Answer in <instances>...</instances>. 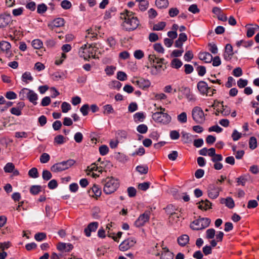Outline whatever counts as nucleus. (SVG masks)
Listing matches in <instances>:
<instances>
[{"label": "nucleus", "mask_w": 259, "mask_h": 259, "mask_svg": "<svg viewBox=\"0 0 259 259\" xmlns=\"http://www.w3.org/2000/svg\"><path fill=\"white\" fill-rule=\"evenodd\" d=\"M148 5L149 3L147 1L145 0L144 1L139 2V9L142 11H144L147 9Z\"/></svg>", "instance_id": "obj_54"}, {"label": "nucleus", "mask_w": 259, "mask_h": 259, "mask_svg": "<svg viewBox=\"0 0 259 259\" xmlns=\"http://www.w3.org/2000/svg\"><path fill=\"white\" fill-rule=\"evenodd\" d=\"M215 231L213 229H209L206 231V238L210 239L214 238Z\"/></svg>", "instance_id": "obj_43"}, {"label": "nucleus", "mask_w": 259, "mask_h": 259, "mask_svg": "<svg viewBox=\"0 0 259 259\" xmlns=\"http://www.w3.org/2000/svg\"><path fill=\"white\" fill-rule=\"evenodd\" d=\"M166 26L165 22H160L157 24L153 25V30L155 31H159L163 30Z\"/></svg>", "instance_id": "obj_35"}, {"label": "nucleus", "mask_w": 259, "mask_h": 259, "mask_svg": "<svg viewBox=\"0 0 259 259\" xmlns=\"http://www.w3.org/2000/svg\"><path fill=\"white\" fill-rule=\"evenodd\" d=\"M107 42L110 48H115V46L116 44V41L115 39L112 36H110V37H108L107 39Z\"/></svg>", "instance_id": "obj_61"}, {"label": "nucleus", "mask_w": 259, "mask_h": 259, "mask_svg": "<svg viewBox=\"0 0 259 259\" xmlns=\"http://www.w3.org/2000/svg\"><path fill=\"white\" fill-rule=\"evenodd\" d=\"M116 67L113 66H108L105 69V71L107 75H112L114 74Z\"/></svg>", "instance_id": "obj_52"}, {"label": "nucleus", "mask_w": 259, "mask_h": 259, "mask_svg": "<svg viewBox=\"0 0 259 259\" xmlns=\"http://www.w3.org/2000/svg\"><path fill=\"white\" fill-rule=\"evenodd\" d=\"M247 181V179L243 176H240L236 179V182L238 186L241 185L242 186H244Z\"/></svg>", "instance_id": "obj_50"}, {"label": "nucleus", "mask_w": 259, "mask_h": 259, "mask_svg": "<svg viewBox=\"0 0 259 259\" xmlns=\"http://www.w3.org/2000/svg\"><path fill=\"white\" fill-rule=\"evenodd\" d=\"M199 59L205 63H210L212 60V56L208 52H200L198 55Z\"/></svg>", "instance_id": "obj_19"}, {"label": "nucleus", "mask_w": 259, "mask_h": 259, "mask_svg": "<svg viewBox=\"0 0 259 259\" xmlns=\"http://www.w3.org/2000/svg\"><path fill=\"white\" fill-rule=\"evenodd\" d=\"M178 120L182 123H186L187 121V114L186 112H183L178 116Z\"/></svg>", "instance_id": "obj_39"}, {"label": "nucleus", "mask_w": 259, "mask_h": 259, "mask_svg": "<svg viewBox=\"0 0 259 259\" xmlns=\"http://www.w3.org/2000/svg\"><path fill=\"white\" fill-rule=\"evenodd\" d=\"M62 50L63 52L62 53V57L60 59H57L55 61V64L57 65H59L62 64L64 61V58H65V45L62 46Z\"/></svg>", "instance_id": "obj_48"}, {"label": "nucleus", "mask_w": 259, "mask_h": 259, "mask_svg": "<svg viewBox=\"0 0 259 259\" xmlns=\"http://www.w3.org/2000/svg\"><path fill=\"white\" fill-rule=\"evenodd\" d=\"M223 102L221 103L222 110H221V113L224 116H228L231 113V110L227 106L223 105Z\"/></svg>", "instance_id": "obj_46"}, {"label": "nucleus", "mask_w": 259, "mask_h": 259, "mask_svg": "<svg viewBox=\"0 0 259 259\" xmlns=\"http://www.w3.org/2000/svg\"><path fill=\"white\" fill-rule=\"evenodd\" d=\"M101 184L103 186V190L104 193L107 195L115 192L120 185L119 180L113 177H107L103 179L101 181Z\"/></svg>", "instance_id": "obj_2"}, {"label": "nucleus", "mask_w": 259, "mask_h": 259, "mask_svg": "<svg viewBox=\"0 0 259 259\" xmlns=\"http://www.w3.org/2000/svg\"><path fill=\"white\" fill-rule=\"evenodd\" d=\"M80 57H83L84 60H88L91 58H94L96 56V50L91 46H88L84 45L82 47L79 51Z\"/></svg>", "instance_id": "obj_6"}, {"label": "nucleus", "mask_w": 259, "mask_h": 259, "mask_svg": "<svg viewBox=\"0 0 259 259\" xmlns=\"http://www.w3.org/2000/svg\"><path fill=\"white\" fill-rule=\"evenodd\" d=\"M179 14V10L177 8H171L168 11V14L170 17L177 16Z\"/></svg>", "instance_id": "obj_53"}, {"label": "nucleus", "mask_w": 259, "mask_h": 259, "mask_svg": "<svg viewBox=\"0 0 259 259\" xmlns=\"http://www.w3.org/2000/svg\"><path fill=\"white\" fill-rule=\"evenodd\" d=\"M183 65L182 62L179 59H174L171 60L170 66L172 68L179 69Z\"/></svg>", "instance_id": "obj_30"}, {"label": "nucleus", "mask_w": 259, "mask_h": 259, "mask_svg": "<svg viewBox=\"0 0 259 259\" xmlns=\"http://www.w3.org/2000/svg\"><path fill=\"white\" fill-rule=\"evenodd\" d=\"M177 241L181 246H185L189 243V237L187 235L184 234L179 237Z\"/></svg>", "instance_id": "obj_24"}, {"label": "nucleus", "mask_w": 259, "mask_h": 259, "mask_svg": "<svg viewBox=\"0 0 259 259\" xmlns=\"http://www.w3.org/2000/svg\"><path fill=\"white\" fill-rule=\"evenodd\" d=\"M249 148L251 149H254L257 147L256 139L255 137H252L249 139Z\"/></svg>", "instance_id": "obj_49"}, {"label": "nucleus", "mask_w": 259, "mask_h": 259, "mask_svg": "<svg viewBox=\"0 0 259 259\" xmlns=\"http://www.w3.org/2000/svg\"><path fill=\"white\" fill-rule=\"evenodd\" d=\"M103 113L104 114H109L113 113L114 112L112 106L110 104H107L103 106Z\"/></svg>", "instance_id": "obj_33"}, {"label": "nucleus", "mask_w": 259, "mask_h": 259, "mask_svg": "<svg viewBox=\"0 0 259 259\" xmlns=\"http://www.w3.org/2000/svg\"><path fill=\"white\" fill-rule=\"evenodd\" d=\"M194 55L191 51H188L186 52L184 55V59L186 61H190L193 58Z\"/></svg>", "instance_id": "obj_60"}, {"label": "nucleus", "mask_w": 259, "mask_h": 259, "mask_svg": "<svg viewBox=\"0 0 259 259\" xmlns=\"http://www.w3.org/2000/svg\"><path fill=\"white\" fill-rule=\"evenodd\" d=\"M42 177L44 180L49 181L52 178V175L49 170H44L42 173Z\"/></svg>", "instance_id": "obj_40"}, {"label": "nucleus", "mask_w": 259, "mask_h": 259, "mask_svg": "<svg viewBox=\"0 0 259 259\" xmlns=\"http://www.w3.org/2000/svg\"><path fill=\"white\" fill-rule=\"evenodd\" d=\"M234 53L233 48L231 45L227 44L225 47V50L224 53V58L227 61H229L232 58Z\"/></svg>", "instance_id": "obj_17"}, {"label": "nucleus", "mask_w": 259, "mask_h": 259, "mask_svg": "<svg viewBox=\"0 0 259 259\" xmlns=\"http://www.w3.org/2000/svg\"><path fill=\"white\" fill-rule=\"evenodd\" d=\"M221 189L220 187L214 185H210L208 189V195L209 198L211 199L217 198L220 194Z\"/></svg>", "instance_id": "obj_12"}, {"label": "nucleus", "mask_w": 259, "mask_h": 259, "mask_svg": "<svg viewBox=\"0 0 259 259\" xmlns=\"http://www.w3.org/2000/svg\"><path fill=\"white\" fill-rule=\"evenodd\" d=\"M134 56L135 58L137 59H141L144 57V54L142 50H138L135 51Z\"/></svg>", "instance_id": "obj_64"}, {"label": "nucleus", "mask_w": 259, "mask_h": 259, "mask_svg": "<svg viewBox=\"0 0 259 259\" xmlns=\"http://www.w3.org/2000/svg\"><path fill=\"white\" fill-rule=\"evenodd\" d=\"M148 14L149 18L150 19H154L157 16L156 11L153 8H151L148 10Z\"/></svg>", "instance_id": "obj_62"}, {"label": "nucleus", "mask_w": 259, "mask_h": 259, "mask_svg": "<svg viewBox=\"0 0 259 259\" xmlns=\"http://www.w3.org/2000/svg\"><path fill=\"white\" fill-rule=\"evenodd\" d=\"M92 190L96 197H100L101 196L102 193L101 189L98 185H94L92 188Z\"/></svg>", "instance_id": "obj_37"}, {"label": "nucleus", "mask_w": 259, "mask_h": 259, "mask_svg": "<svg viewBox=\"0 0 259 259\" xmlns=\"http://www.w3.org/2000/svg\"><path fill=\"white\" fill-rule=\"evenodd\" d=\"M197 89L202 95H204L206 94L208 87L206 82L204 81H200L197 83Z\"/></svg>", "instance_id": "obj_22"}, {"label": "nucleus", "mask_w": 259, "mask_h": 259, "mask_svg": "<svg viewBox=\"0 0 259 259\" xmlns=\"http://www.w3.org/2000/svg\"><path fill=\"white\" fill-rule=\"evenodd\" d=\"M153 48L155 51L160 53H163L164 52V48L161 44L159 43L155 44L153 46Z\"/></svg>", "instance_id": "obj_55"}, {"label": "nucleus", "mask_w": 259, "mask_h": 259, "mask_svg": "<svg viewBox=\"0 0 259 259\" xmlns=\"http://www.w3.org/2000/svg\"><path fill=\"white\" fill-rule=\"evenodd\" d=\"M12 21L11 17L9 14L0 15V28L8 26Z\"/></svg>", "instance_id": "obj_14"}, {"label": "nucleus", "mask_w": 259, "mask_h": 259, "mask_svg": "<svg viewBox=\"0 0 259 259\" xmlns=\"http://www.w3.org/2000/svg\"><path fill=\"white\" fill-rule=\"evenodd\" d=\"M160 111L156 112L152 114V119L157 123L162 124L169 123L171 121V117L167 113H164L165 109L160 107Z\"/></svg>", "instance_id": "obj_3"}, {"label": "nucleus", "mask_w": 259, "mask_h": 259, "mask_svg": "<svg viewBox=\"0 0 259 259\" xmlns=\"http://www.w3.org/2000/svg\"><path fill=\"white\" fill-rule=\"evenodd\" d=\"M14 165L11 162L8 163L4 168L6 172H11L14 170Z\"/></svg>", "instance_id": "obj_47"}, {"label": "nucleus", "mask_w": 259, "mask_h": 259, "mask_svg": "<svg viewBox=\"0 0 259 259\" xmlns=\"http://www.w3.org/2000/svg\"><path fill=\"white\" fill-rule=\"evenodd\" d=\"M65 170V162L57 163L51 167V170L54 172H59Z\"/></svg>", "instance_id": "obj_20"}, {"label": "nucleus", "mask_w": 259, "mask_h": 259, "mask_svg": "<svg viewBox=\"0 0 259 259\" xmlns=\"http://www.w3.org/2000/svg\"><path fill=\"white\" fill-rule=\"evenodd\" d=\"M117 78L119 80L124 81L127 79V75L124 72L119 71L117 74Z\"/></svg>", "instance_id": "obj_63"}, {"label": "nucleus", "mask_w": 259, "mask_h": 259, "mask_svg": "<svg viewBox=\"0 0 259 259\" xmlns=\"http://www.w3.org/2000/svg\"><path fill=\"white\" fill-rule=\"evenodd\" d=\"M33 79V77L29 72H25L22 74V80L26 83H28L29 81H32Z\"/></svg>", "instance_id": "obj_31"}, {"label": "nucleus", "mask_w": 259, "mask_h": 259, "mask_svg": "<svg viewBox=\"0 0 259 259\" xmlns=\"http://www.w3.org/2000/svg\"><path fill=\"white\" fill-rule=\"evenodd\" d=\"M209 47V50L212 54H215L218 53V48L215 44L213 42L209 43L208 44Z\"/></svg>", "instance_id": "obj_57"}, {"label": "nucleus", "mask_w": 259, "mask_h": 259, "mask_svg": "<svg viewBox=\"0 0 259 259\" xmlns=\"http://www.w3.org/2000/svg\"><path fill=\"white\" fill-rule=\"evenodd\" d=\"M150 211H145L137 219L135 222V225L137 227H140L144 226L146 223L149 221L150 217Z\"/></svg>", "instance_id": "obj_10"}, {"label": "nucleus", "mask_w": 259, "mask_h": 259, "mask_svg": "<svg viewBox=\"0 0 259 259\" xmlns=\"http://www.w3.org/2000/svg\"><path fill=\"white\" fill-rule=\"evenodd\" d=\"M210 220L207 218H199L193 221L190 225V228L194 230L204 229L209 226Z\"/></svg>", "instance_id": "obj_4"}, {"label": "nucleus", "mask_w": 259, "mask_h": 259, "mask_svg": "<svg viewBox=\"0 0 259 259\" xmlns=\"http://www.w3.org/2000/svg\"><path fill=\"white\" fill-rule=\"evenodd\" d=\"M145 118V116L143 112H137L134 115V119L135 122H142Z\"/></svg>", "instance_id": "obj_32"}, {"label": "nucleus", "mask_w": 259, "mask_h": 259, "mask_svg": "<svg viewBox=\"0 0 259 259\" xmlns=\"http://www.w3.org/2000/svg\"><path fill=\"white\" fill-rule=\"evenodd\" d=\"M56 248L57 250L59 252V253H63L64 256L65 252V243L62 242H59L56 245Z\"/></svg>", "instance_id": "obj_51"}, {"label": "nucleus", "mask_w": 259, "mask_h": 259, "mask_svg": "<svg viewBox=\"0 0 259 259\" xmlns=\"http://www.w3.org/2000/svg\"><path fill=\"white\" fill-rule=\"evenodd\" d=\"M136 240L134 238H128L124 240L119 246V249L122 251H125L133 247L136 243Z\"/></svg>", "instance_id": "obj_11"}, {"label": "nucleus", "mask_w": 259, "mask_h": 259, "mask_svg": "<svg viewBox=\"0 0 259 259\" xmlns=\"http://www.w3.org/2000/svg\"><path fill=\"white\" fill-rule=\"evenodd\" d=\"M150 183L149 182H144L139 184L138 188L142 191H146L150 187Z\"/></svg>", "instance_id": "obj_45"}, {"label": "nucleus", "mask_w": 259, "mask_h": 259, "mask_svg": "<svg viewBox=\"0 0 259 259\" xmlns=\"http://www.w3.org/2000/svg\"><path fill=\"white\" fill-rule=\"evenodd\" d=\"M148 59L151 63H153V66L157 71L164 70L165 67H163L164 59L157 58L154 54L149 55Z\"/></svg>", "instance_id": "obj_9"}, {"label": "nucleus", "mask_w": 259, "mask_h": 259, "mask_svg": "<svg viewBox=\"0 0 259 259\" xmlns=\"http://www.w3.org/2000/svg\"><path fill=\"white\" fill-rule=\"evenodd\" d=\"M205 115L203 110L198 106L194 107L192 110L193 119L196 123L202 124L205 121Z\"/></svg>", "instance_id": "obj_5"}, {"label": "nucleus", "mask_w": 259, "mask_h": 259, "mask_svg": "<svg viewBox=\"0 0 259 259\" xmlns=\"http://www.w3.org/2000/svg\"><path fill=\"white\" fill-rule=\"evenodd\" d=\"M39 159L41 163H46L50 160V156L48 153H44L40 155Z\"/></svg>", "instance_id": "obj_38"}, {"label": "nucleus", "mask_w": 259, "mask_h": 259, "mask_svg": "<svg viewBox=\"0 0 259 259\" xmlns=\"http://www.w3.org/2000/svg\"><path fill=\"white\" fill-rule=\"evenodd\" d=\"M242 134L239 133L237 130H235L232 134V138L234 141H237L241 138Z\"/></svg>", "instance_id": "obj_58"}, {"label": "nucleus", "mask_w": 259, "mask_h": 259, "mask_svg": "<svg viewBox=\"0 0 259 259\" xmlns=\"http://www.w3.org/2000/svg\"><path fill=\"white\" fill-rule=\"evenodd\" d=\"M198 204V207L199 209L204 210H206L210 208L211 205L210 202L207 199L204 201L202 200L201 201L199 202Z\"/></svg>", "instance_id": "obj_25"}, {"label": "nucleus", "mask_w": 259, "mask_h": 259, "mask_svg": "<svg viewBox=\"0 0 259 259\" xmlns=\"http://www.w3.org/2000/svg\"><path fill=\"white\" fill-rule=\"evenodd\" d=\"M25 96H26L30 102L33 103L34 105H36V101L38 99V97L34 92L26 88H23L20 92L19 96L22 98H24Z\"/></svg>", "instance_id": "obj_8"}, {"label": "nucleus", "mask_w": 259, "mask_h": 259, "mask_svg": "<svg viewBox=\"0 0 259 259\" xmlns=\"http://www.w3.org/2000/svg\"><path fill=\"white\" fill-rule=\"evenodd\" d=\"M220 202L222 204H224L225 205L230 209H232L235 206V203L232 199L230 197H228L226 198H222L220 200Z\"/></svg>", "instance_id": "obj_21"}, {"label": "nucleus", "mask_w": 259, "mask_h": 259, "mask_svg": "<svg viewBox=\"0 0 259 259\" xmlns=\"http://www.w3.org/2000/svg\"><path fill=\"white\" fill-rule=\"evenodd\" d=\"M11 47V44L7 41H2L0 42L1 50L3 52H5L7 54L10 52Z\"/></svg>", "instance_id": "obj_29"}, {"label": "nucleus", "mask_w": 259, "mask_h": 259, "mask_svg": "<svg viewBox=\"0 0 259 259\" xmlns=\"http://www.w3.org/2000/svg\"><path fill=\"white\" fill-rule=\"evenodd\" d=\"M166 211L169 214V222L171 224L178 223L180 221V217H181L180 211H178L177 209H174L172 205H169L166 208Z\"/></svg>", "instance_id": "obj_7"}, {"label": "nucleus", "mask_w": 259, "mask_h": 259, "mask_svg": "<svg viewBox=\"0 0 259 259\" xmlns=\"http://www.w3.org/2000/svg\"><path fill=\"white\" fill-rule=\"evenodd\" d=\"M155 6L160 9H164L169 6L168 0H156L155 2Z\"/></svg>", "instance_id": "obj_26"}, {"label": "nucleus", "mask_w": 259, "mask_h": 259, "mask_svg": "<svg viewBox=\"0 0 259 259\" xmlns=\"http://www.w3.org/2000/svg\"><path fill=\"white\" fill-rule=\"evenodd\" d=\"M120 18L123 20L121 26L125 31L135 30L140 25V21L135 13L127 10H125L120 14Z\"/></svg>", "instance_id": "obj_1"}, {"label": "nucleus", "mask_w": 259, "mask_h": 259, "mask_svg": "<svg viewBox=\"0 0 259 259\" xmlns=\"http://www.w3.org/2000/svg\"><path fill=\"white\" fill-rule=\"evenodd\" d=\"M41 188L40 186H32L30 189V193L33 195L38 194L41 191Z\"/></svg>", "instance_id": "obj_42"}, {"label": "nucleus", "mask_w": 259, "mask_h": 259, "mask_svg": "<svg viewBox=\"0 0 259 259\" xmlns=\"http://www.w3.org/2000/svg\"><path fill=\"white\" fill-rule=\"evenodd\" d=\"M103 171L102 167L98 166L96 163H93L91 165L88 166L87 171L89 172L87 173L88 175H90V172L93 173V172L98 171V173H102Z\"/></svg>", "instance_id": "obj_23"}, {"label": "nucleus", "mask_w": 259, "mask_h": 259, "mask_svg": "<svg viewBox=\"0 0 259 259\" xmlns=\"http://www.w3.org/2000/svg\"><path fill=\"white\" fill-rule=\"evenodd\" d=\"M98 225L97 222H93L89 224L84 230L85 235L88 237L90 236L91 232H95L98 228Z\"/></svg>", "instance_id": "obj_18"}, {"label": "nucleus", "mask_w": 259, "mask_h": 259, "mask_svg": "<svg viewBox=\"0 0 259 259\" xmlns=\"http://www.w3.org/2000/svg\"><path fill=\"white\" fill-rule=\"evenodd\" d=\"M18 107H13L11 109V113L14 115L19 116L21 114V109L24 106L23 102H20L18 104Z\"/></svg>", "instance_id": "obj_28"}, {"label": "nucleus", "mask_w": 259, "mask_h": 259, "mask_svg": "<svg viewBox=\"0 0 259 259\" xmlns=\"http://www.w3.org/2000/svg\"><path fill=\"white\" fill-rule=\"evenodd\" d=\"M64 25V20L62 18H58L54 19L50 23L48 24V26L52 30L55 28L63 26Z\"/></svg>", "instance_id": "obj_15"}, {"label": "nucleus", "mask_w": 259, "mask_h": 259, "mask_svg": "<svg viewBox=\"0 0 259 259\" xmlns=\"http://www.w3.org/2000/svg\"><path fill=\"white\" fill-rule=\"evenodd\" d=\"M136 170L141 174H146L148 172V167L147 165H138L136 167Z\"/></svg>", "instance_id": "obj_34"}, {"label": "nucleus", "mask_w": 259, "mask_h": 259, "mask_svg": "<svg viewBox=\"0 0 259 259\" xmlns=\"http://www.w3.org/2000/svg\"><path fill=\"white\" fill-rule=\"evenodd\" d=\"M28 175L32 178H37L38 177V172L37 169L35 167L30 169L28 172Z\"/></svg>", "instance_id": "obj_41"}, {"label": "nucleus", "mask_w": 259, "mask_h": 259, "mask_svg": "<svg viewBox=\"0 0 259 259\" xmlns=\"http://www.w3.org/2000/svg\"><path fill=\"white\" fill-rule=\"evenodd\" d=\"M47 10V6L44 4H40L38 6L37 12L39 14H42L45 13Z\"/></svg>", "instance_id": "obj_59"}, {"label": "nucleus", "mask_w": 259, "mask_h": 259, "mask_svg": "<svg viewBox=\"0 0 259 259\" xmlns=\"http://www.w3.org/2000/svg\"><path fill=\"white\" fill-rule=\"evenodd\" d=\"M99 152L101 155H105L108 153L109 148L106 145H102L99 147Z\"/></svg>", "instance_id": "obj_56"}, {"label": "nucleus", "mask_w": 259, "mask_h": 259, "mask_svg": "<svg viewBox=\"0 0 259 259\" xmlns=\"http://www.w3.org/2000/svg\"><path fill=\"white\" fill-rule=\"evenodd\" d=\"M42 42L39 39H36L32 41V46L35 49H39L42 48Z\"/></svg>", "instance_id": "obj_36"}, {"label": "nucleus", "mask_w": 259, "mask_h": 259, "mask_svg": "<svg viewBox=\"0 0 259 259\" xmlns=\"http://www.w3.org/2000/svg\"><path fill=\"white\" fill-rule=\"evenodd\" d=\"M163 251L162 252L160 259H173L174 254L169 251L167 248H163Z\"/></svg>", "instance_id": "obj_27"}, {"label": "nucleus", "mask_w": 259, "mask_h": 259, "mask_svg": "<svg viewBox=\"0 0 259 259\" xmlns=\"http://www.w3.org/2000/svg\"><path fill=\"white\" fill-rule=\"evenodd\" d=\"M137 130L141 134H145L148 131V127L144 124H140L137 126Z\"/></svg>", "instance_id": "obj_44"}, {"label": "nucleus", "mask_w": 259, "mask_h": 259, "mask_svg": "<svg viewBox=\"0 0 259 259\" xmlns=\"http://www.w3.org/2000/svg\"><path fill=\"white\" fill-rule=\"evenodd\" d=\"M86 32L87 34L85 37L87 41L95 40L97 38L98 34L96 32V30L90 28L86 31Z\"/></svg>", "instance_id": "obj_16"}, {"label": "nucleus", "mask_w": 259, "mask_h": 259, "mask_svg": "<svg viewBox=\"0 0 259 259\" xmlns=\"http://www.w3.org/2000/svg\"><path fill=\"white\" fill-rule=\"evenodd\" d=\"M132 82L143 89L148 88L150 85V81L143 78L133 79Z\"/></svg>", "instance_id": "obj_13"}]
</instances>
